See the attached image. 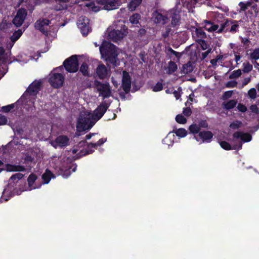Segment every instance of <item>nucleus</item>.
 Here are the masks:
<instances>
[{"label":"nucleus","mask_w":259,"mask_h":259,"mask_svg":"<svg viewBox=\"0 0 259 259\" xmlns=\"http://www.w3.org/2000/svg\"><path fill=\"white\" fill-rule=\"evenodd\" d=\"M232 95V91H227V92H225V93L223 95V97L224 98H228L231 97Z\"/></svg>","instance_id":"nucleus-61"},{"label":"nucleus","mask_w":259,"mask_h":259,"mask_svg":"<svg viewBox=\"0 0 259 259\" xmlns=\"http://www.w3.org/2000/svg\"><path fill=\"white\" fill-rule=\"evenodd\" d=\"M96 122L92 118L88 117H80L78 118L76 123V128L78 132H83L90 130Z\"/></svg>","instance_id":"nucleus-4"},{"label":"nucleus","mask_w":259,"mask_h":259,"mask_svg":"<svg viewBox=\"0 0 259 259\" xmlns=\"http://www.w3.org/2000/svg\"><path fill=\"white\" fill-rule=\"evenodd\" d=\"M238 5L240 7V10L239 11V12L245 11L247 9L246 4L244 2H240L239 3Z\"/></svg>","instance_id":"nucleus-54"},{"label":"nucleus","mask_w":259,"mask_h":259,"mask_svg":"<svg viewBox=\"0 0 259 259\" xmlns=\"http://www.w3.org/2000/svg\"><path fill=\"white\" fill-rule=\"evenodd\" d=\"M98 3L105 10H112L117 8V0H99Z\"/></svg>","instance_id":"nucleus-16"},{"label":"nucleus","mask_w":259,"mask_h":259,"mask_svg":"<svg viewBox=\"0 0 259 259\" xmlns=\"http://www.w3.org/2000/svg\"><path fill=\"white\" fill-rule=\"evenodd\" d=\"M7 117L4 115L0 114V125H5L7 123Z\"/></svg>","instance_id":"nucleus-57"},{"label":"nucleus","mask_w":259,"mask_h":259,"mask_svg":"<svg viewBox=\"0 0 259 259\" xmlns=\"http://www.w3.org/2000/svg\"><path fill=\"white\" fill-rule=\"evenodd\" d=\"M173 133H174L178 137L184 138L186 137L187 135V131L183 128H180L179 129H176V130H173Z\"/></svg>","instance_id":"nucleus-29"},{"label":"nucleus","mask_w":259,"mask_h":259,"mask_svg":"<svg viewBox=\"0 0 259 259\" xmlns=\"http://www.w3.org/2000/svg\"><path fill=\"white\" fill-rule=\"evenodd\" d=\"M183 68L184 70L187 73H190L193 70L192 66L190 62L185 64L183 66Z\"/></svg>","instance_id":"nucleus-49"},{"label":"nucleus","mask_w":259,"mask_h":259,"mask_svg":"<svg viewBox=\"0 0 259 259\" xmlns=\"http://www.w3.org/2000/svg\"><path fill=\"white\" fill-rule=\"evenodd\" d=\"M89 21V19L84 16L80 17L78 20L77 26L84 36H87L90 30Z\"/></svg>","instance_id":"nucleus-11"},{"label":"nucleus","mask_w":259,"mask_h":259,"mask_svg":"<svg viewBox=\"0 0 259 259\" xmlns=\"http://www.w3.org/2000/svg\"><path fill=\"white\" fill-rule=\"evenodd\" d=\"M57 3L54 6V9L56 11L65 10L67 8L66 5L64 4L69 2L70 0H55Z\"/></svg>","instance_id":"nucleus-23"},{"label":"nucleus","mask_w":259,"mask_h":259,"mask_svg":"<svg viewBox=\"0 0 259 259\" xmlns=\"http://www.w3.org/2000/svg\"><path fill=\"white\" fill-rule=\"evenodd\" d=\"M243 68L242 69L244 73H248L251 71L253 68L252 65L249 62L244 63L243 64Z\"/></svg>","instance_id":"nucleus-39"},{"label":"nucleus","mask_w":259,"mask_h":259,"mask_svg":"<svg viewBox=\"0 0 259 259\" xmlns=\"http://www.w3.org/2000/svg\"><path fill=\"white\" fill-rule=\"evenodd\" d=\"M37 178V176L34 174H31L29 176L27 179V182L28 186L31 189H35L36 188V187L34 186V183L36 180Z\"/></svg>","instance_id":"nucleus-26"},{"label":"nucleus","mask_w":259,"mask_h":259,"mask_svg":"<svg viewBox=\"0 0 259 259\" xmlns=\"http://www.w3.org/2000/svg\"><path fill=\"white\" fill-rule=\"evenodd\" d=\"M49 81L52 87L58 89L63 85L64 77L61 73H55L50 76Z\"/></svg>","instance_id":"nucleus-8"},{"label":"nucleus","mask_w":259,"mask_h":259,"mask_svg":"<svg viewBox=\"0 0 259 259\" xmlns=\"http://www.w3.org/2000/svg\"><path fill=\"white\" fill-rule=\"evenodd\" d=\"M94 83L103 99L108 98L111 96V90L109 83H103L96 80Z\"/></svg>","instance_id":"nucleus-5"},{"label":"nucleus","mask_w":259,"mask_h":259,"mask_svg":"<svg viewBox=\"0 0 259 259\" xmlns=\"http://www.w3.org/2000/svg\"><path fill=\"white\" fill-rule=\"evenodd\" d=\"M127 33V29L124 25L122 30L113 29L108 33V36L114 42L122 39Z\"/></svg>","instance_id":"nucleus-7"},{"label":"nucleus","mask_w":259,"mask_h":259,"mask_svg":"<svg viewBox=\"0 0 259 259\" xmlns=\"http://www.w3.org/2000/svg\"><path fill=\"white\" fill-rule=\"evenodd\" d=\"M242 122L241 121L236 120L230 123L229 127L233 130H237L241 127Z\"/></svg>","instance_id":"nucleus-35"},{"label":"nucleus","mask_w":259,"mask_h":259,"mask_svg":"<svg viewBox=\"0 0 259 259\" xmlns=\"http://www.w3.org/2000/svg\"><path fill=\"white\" fill-rule=\"evenodd\" d=\"M231 24V20H227L224 23L221 24V27L217 30V33H222L223 32H229L227 31V28H230Z\"/></svg>","instance_id":"nucleus-24"},{"label":"nucleus","mask_w":259,"mask_h":259,"mask_svg":"<svg viewBox=\"0 0 259 259\" xmlns=\"http://www.w3.org/2000/svg\"><path fill=\"white\" fill-rule=\"evenodd\" d=\"M179 21H180L179 16H178L176 14H174L172 16L171 23L173 26H175L179 25Z\"/></svg>","instance_id":"nucleus-42"},{"label":"nucleus","mask_w":259,"mask_h":259,"mask_svg":"<svg viewBox=\"0 0 259 259\" xmlns=\"http://www.w3.org/2000/svg\"><path fill=\"white\" fill-rule=\"evenodd\" d=\"M24 177V175L21 173H16L12 175L9 180V184L12 186H16L18 182L21 180Z\"/></svg>","instance_id":"nucleus-19"},{"label":"nucleus","mask_w":259,"mask_h":259,"mask_svg":"<svg viewBox=\"0 0 259 259\" xmlns=\"http://www.w3.org/2000/svg\"><path fill=\"white\" fill-rule=\"evenodd\" d=\"M198 125L201 129V127L207 128L208 124L206 120H201L198 122Z\"/></svg>","instance_id":"nucleus-51"},{"label":"nucleus","mask_w":259,"mask_h":259,"mask_svg":"<svg viewBox=\"0 0 259 259\" xmlns=\"http://www.w3.org/2000/svg\"><path fill=\"white\" fill-rule=\"evenodd\" d=\"M189 130L190 133L193 134H198L200 131V128L196 123H193L189 127Z\"/></svg>","instance_id":"nucleus-32"},{"label":"nucleus","mask_w":259,"mask_h":259,"mask_svg":"<svg viewBox=\"0 0 259 259\" xmlns=\"http://www.w3.org/2000/svg\"><path fill=\"white\" fill-rule=\"evenodd\" d=\"M219 25H215L213 23H211V25L209 28H207L205 30L209 31V32H213V31H217V30L219 29Z\"/></svg>","instance_id":"nucleus-50"},{"label":"nucleus","mask_w":259,"mask_h":259,"mask_svg":"<svg viewBox=\"0 0 259 259\" xmlns=\"http://www.w3.org/2000/svg\"><path fill=\"white\" fill-rule=\"evenodd\" d=\"M166 17L160 13H158L155 17L157 23H165Z\"/></svg>","instance_id":"nucleus-46"},{"label":"nucleus","mask_w":259,"mask_h":259,"mask_svg":"<svg viewBox=\"0 0 259 259\" xmlns=\"http://www.w3.org/2000/svg\"><path fill=\"white\" fill-rule=\"evenodd\" d=\"M176 121L180 124H185L187 122L186 118L182 114H178L176 117Z\"/></svg>","instance_id":"nucleus-41"},{"label":"nucleus","mask_w":259,"mask_h":259,"mask_svg":"<svg viewBox=\"0 0 259 259\" xmlns=\"http://www.w3.org/2000/svg\"><path fill=\"white\" fill-rule=\"evenodd\" d=\"M242 147V142H240L239 143L234 144L233 146H232V149L236 150H239L241 149Z\"/></svg>","instance_id":"nucleus-59"},{"label":"nucleus","mask_w":259,"mask_h":259,"mask_svg":"<svg viewBox=\"0 0 259 259\" xmlns=\"http://www.w3.org/2000/svg\"><path fill=\"white\" fill-rule=\"evenodd\" d=\"M22 31L19 29L14 31L10 37L11 41L14 44L22 35Z\"/></svg>","instance_id":"nucleus-28"},{"label":"nucleus","mask_w":259,"mask_h":259,"mask_svg":"<svg viewBox=\"0 0 259 259\" xmlns=\"http://www.w3.org/2000/svg\"><path fill=\"white\" fill-rule=\"evenodd\" d=\"M249 97L252 99H254L256 97V91L255 89L251 88L248 92Z\"/></svg>","instance_id":"nucleus-48"},{"label":"nucleus","mask_w":259,"mask_h":259,"mask_svg":"<svg viewBox=\"0 0 259 259\" xmlns=\"http://www.w3.org/2000/svg\"><path fill=\"white\" fill-rule=\"evenodd\" d=\"M142 0H132L129 3V7L132 10H135L142 3Z\"/></svg>","instance_id":"nucleus-36"},{"label":"nucleus","mask_w":259,"mask_h":259,"mask_svg":"<svg viewBox=\"0 0 259 259\" xmlns=\"http://www.w3.org/2000/svg\"><path fill=\"white\" fill-rule=\"evenodd\" d=\"M222 58V56H217V58L211 59L210 61L211 64L213 66H216L217 65V62L219 60Z\"/></svg>","instance_id":"nucleus-58"},{"label":"nucleus","mask_w":259,"mask_h":259,"mask_svg":"<svg viewBox=\"0 0 259 259\" xmlns=\"http://www.w3.org/2000/svg\"><path fill=\"white\" fill-rule=\"evenodd\" d=\"M109 107V104L104 101L101 103L94 110L92 115V119L96 122L100 119Z\"/></svg>","instance_id":"nucleus-6"},{"label":"nucleus","mask_w":259,"mask_h":259,"mask_svg":"<svg viewBox=\"0 0 259 259\" xmlns=\"http://www.w3.org/2000/svg\"><path fill=\"white\" fill-rule=\"evenodd\" d=\"M141 18V16L138 13L133 14L129 19V20L133 24H138L139 23V20Z\"/></svg>","instance_id":"nucleus-30"},{"label":"nucleus","mask_w":259,"mask_h":259,"mask_svg":"<svg viewBox=\"0 0 259 259\" xmlns=\"http://www.w3.org/2000/svg\"><path fill=\"white\" fill-rule=\"evenodd\" d=\"M100 52L105 60L116 66L118 61V53L116 46L109 42H103L100 47Z\"/></svg>","instance_id":"nucleus-1"},{"label":"nucleus","mask_w":259,"mask_h":259,"mask_svg":"<svg viewBox=\"0 0 259 259\" xmlns=\"http://www.w3.org/2000/svg\"><path fill=\"white\" fill-rule=\"evenodd\" d=\"M220 145L223 149L225 150H230L232 149V146L227 142L222 141L219 142Z\"/></svg>","instance_id":"nucleus-37"},{"label":"nucleus","mask_w":259,"mask_h":259,"mask_svg":"<svg viewBox=\"0 0 259 259\" xmlns=\"http://www.w3.org/2000/svg\"><path fill=\"white\" fill-rule=\"evenodd\" d=\"M69 139L65 135L58 136L55 140L52 143V146L57 148L58 146L61 148L66 147L69 145Z\"/></svg>","instance_id":"nucleus-14"},{"label":"nucleus","mask_w":259,"mask_h":259,"mask_svg":"<svg viewBox=\"0 0 259 259\" xmlns=\"http://www.w3.org/2000/svg\"><path fill=\"white\" fill-rule=\"evenodd\" d=\"M146 32V31L145 29L141 28L139 29V30L138 31V34L139 35L142 36V35L145 34Z\"/></svg>","instance_id":"nucleus-63"},{"label":"nucleus","mask_w":259,"mask_h":259,"mask_svg":"<svg viewBox=\"0 0 259 259\" xmlns=\"http://www.w3.org/2000/svg\"><path fill=\"white\" fill-rule=\"evenodd\" d=\"M173 94L174 95V96L175 97L176 99H179L180 98V97H181L180 93L177 91H175L173 92Z\"/></svg>","instance_id":"nucleus-64"},{"label":"nucleus","mask_w":259,"mask_h":259,"mask_svg":"<svg viewBox=\"0 0 259 259\" xmlns=\"http://www.w3.org/2000/svg\"><path fill=\"white\" fill-rule=\"evenodd\" d=\"M42 179L44 182V184H48L51 178H55V176L54 174L49 169H47L45 170V172L44 174L42 175Z\"/></svg>","instance_id":"nucleus-20"},{"label":"nucleus","mask_w":259,"mask_h":259,"mask_svg":"<svg viewBox=\"0 0 259 259\" xmlns=\"http://www.w3.org/2000/svg\"><path fill=\"white\" fill-rule=\"evenodd\" d=\"M177 69V65L175 62L170 61L168 63V72L169 74H171L175 72Z\"/></svg>","instance_id":"nucleus-33"},{"label":"nucleus","mask_w":259,"mask_h":259,"mask_svg":"<svg viewBox=\"0 0 259 259\" xmlns=\"http://www.w3.org/2000/svg\"><path fill=\"white\" fill-rule=\"evenodd\" d=\"M79 72H80L84 77H90L91 76L89 71V65L85 62H83L80 68Z\"/></svg>","instance_id":"nucleus-22"},{"label":"nucleus","mask_w":259,"mask_h":259,"mask_svg":"<svg viewBox=\"0 0 259 259\" xmlns=\"http://www.w3.org/2000/svg\"><path fill=\"white\" fill-rule=\"evenodd\" d=\"M183 113L186 116H190L192 114V111L190 108L186 107L183 109Z\"/></svg>","instance_id":"nucleus-52"},{"label":"nucleus","mask_w":259,"mask_h":259,"mask_svg":"<svg viewBox=\"0 0 259 259\" xmlns=\"http://www.w3.org/2000/svg\"><path fill=\"white\" fill-rule=\"evenodd\" d=\"M237 82L235 81H229L226 84V87L228 88H235L237 86Z\"/></svg>","instance_id":"nucleus-56"},{"label":"nucleus","mask_w":259,"mask_h":259,"mask_svg":"<svg viewBox=\"0 0 259 259\" xmlns=\"http://www.w3.org/2000/svg\"><path fill=\"white\" fill-rule=\"evenodd\" d=\"M195 41L200 46L203 50H205L208 48L209 46L204 39H197Z\"/></svg>","instance_id":"nucleus-38"},{"label":"nucleus","mask_w":259,"mask_h":259,"mask_svg":"<svg viewBox=\"0 0 259 259\" xmlns=\"http://www.w3.org/2000/svg\"><path fill=\"white\" fill-rule=\"evenodd\" d=\"M234 138L240 139L241 141L245 142H250L252 139L251 135L249 133H244L241 132H236L233 134Z\"/></svg>","instance_id":"nucleus-17"},{"label":"nucleus","mask_w":259,"mask_h":259,"mask_svg":"<svg viewBox=\"0 0 259 259\" xmlns=\"http://www.w3.org/2000/svg\"><path fill=\"white\" fill-rule=\"evenodd\" d=\"M241 75V71L240 69L235 70L232 72L229 76L230 79H234L239 77Z\"/></svg>","instance_id":"nucleus-45"},{"label":"nucleus","mask_w":259,"mask_h":259,"mask_svg":"<svg viewBox=\"0 0 259 259\" xmlns=\"http://www.w3.org/2000/svg\"><path fill=\"white\" fill-rule=\"evenodd\" d=\"M250 57L252 60H258L259 59V48L255 49L250 54Z\"/></svg>","instance_id":"nucleus-40"},{"label":"nucleus","mask_w":259,"mask_h":259,"mask_svg":"<svg viewBox=\"0 0 259 259\" xmlns=\"http://www.w3.org/2000/svg\"><path fill=\"white\" fill-rule=\"evenodd\" d=\"M237 104V101L235 100H231L226 103H223V107L226 110H230L234 108Z\"/></svg>","instance_id":"nucleus-27"},{"label":"nucleus","mask_w":259,"mask_h":259,"mask_svg":"<svg viewBox=\"0 0 259 259\" xmlns=\"http://www.w3.org/2000/svg\"><path fill=\"white\" fill-rule=\"evenodd\" d=\"M41 82L40 81H34L32 82L26 89L23 95L20 98L22 102H27V100L34 104V100L36 98L37 94L40 90Z\"/></svg>","instance_id":"nucleus-2"},{"label":"nucleus","mask_w":259,"mask_h":259,"mask_svg":"<svg viewBox=\"0 0 259 259\" xmlns=\"http://www.w3.org/2000/svg\"><path fill=\"white\" fill-rule=\"evenodd\" d=\"M6 169L9 171H24L26 168L22 165H15L11 164L6 165Z\"/></svg>","instance_id":"nucleus-21"},{"label":"nucleus","mask_w":259,"mask_h":259,"mask_svg":"<svg viewBox=\"0 0 259 259\" xmlns=\"http://www.w3.org/2000/svg\"><path fill=\"white\" fill-rule=\"evenodd\" d=\"M33 160L34 157L29 154H26L24 159V162L26 164L31 163Z\"/></svg>","instance_id":"nucleus-47"},{"label":"nucleus","mask_w":259,"mask_h":259,"mask_svg":"<svg viewBox=\"0 0 259 259\" xmlns=\"http://www.w3.org/2000/svg\"><path fill=\"white\" fill-rule=\"evenodd\" d=\"M131 77L129 73L126 70L122 71V78L121 87L125 93L128 94L131 89Z\"/></svg>","instance_id":"nucleus-12"},{"label":"nucleus","mask_w":259,"mask_h":259,"mask_svg":"<svg viewBox=\"0 0 259 259\" xmlns=\"http://www.w3.org/2000/svg\"><path fill=\"white\" fill-rule=\"evenodd\" d=\"M15 105V104H11L7 106H3L1 110L2 112L8 113L14 108Z\"/></svg>","instance_id":"nucleus-43"},{"label":"nucleus","mask_w":259,"mask_h":259,"mask_svg":"<svg viewBox=\"0 0 259 259\" xmlns=\"http://www.w3.org/2000/svg\"><path fill=\"white\" fill-rule=\"evenodd\" d=\"M195 34L198 39H202L206 38V34L203 30L202 28H196L195 30Z\"/></svg>","instance_id":"nucleus-31"},{"label":"nucleus","mask_w":259,"mask_h":259,"mask_svg":"<svg viewBox=\"0 0 259 259\" xmlns=\"http://www.w3.org/2000/svg\"><path fill=\"white\" fill-rule=\"evenodd\" d=\"M27 15L26 10L24 8H21L18 10L16 15L13 20V23L17 27L21 26L25 20Z\"/></svg>","instance_id":"nucleus-9"},{"label":"nucleus","mask_w":259,"mask_h":259,"mask_svg":"<svg viewBox=\"0 0 259 259\" xmlns=\"http://www.w3.org/2000/svg\"><path fill=\"white\" fill-rule=\"evenodd\" d=\"M50 24L49 20L47 19H39L36 21L34 24L35 29L40 31L46 36L48 35V30L46 27H48Z\"/></svg>","instance_id":"nucleus-10"},{"label":"nucleus","mask_w":259,"mask_h":259,"mask_svg":"<svg viewBox=\"0 0 259 259\" xmlns=\"http://www.w3.org/2000/svg\"><path fill=\"white\" fill-rule=\"evenodd\" d=\"M96 74L100 79H104L107 76V69L103 64H100L96 68Z\"/></svg>","instance_id":"nucleus-18"},{"label":"nucleus","mask_w":259,"mask_h":259,"mask_svg":"<svg viewBox=\"0 0 259 259\" xmlns=\"http://www.w3.org/2000/svg\"><path fill=\"white\" fill-rule=\"evenodd\" d=\"M163 80L160 79L154 87H152V91L154 92L161 91L163 90V84L162 83Z\"/></svg>","instance_id":"nucleus-34"},{"label":"nucleus","mask_w":259,"mask_h":259,"mask_svg":"<svg viewBox=\"0 0 259 259\" xmlns=\"http://www.w3.org/2000/svg\"><path fill=\"white\" fill-rule=\"evenodd\" d=\"M205 25L203 27V28L205 30L206 29H207V28H209L210 25H211V23L210 21H207V20H205Z\"/></svg>","instance_id":"nucleus-62"},{"label":"nucleus","mask_w":259,"mask_h":259,"mask_svg":"<svg viewBox=\"0 0 259 259\" xmlns=\"http://www.w3.org/2000/svg\"><path fill=\"white\" fill-rule=\"evenodd\" d=\"M167 52H168V53L175 55L177 57H180L179 53L174 51L171 48H169L168 49Z\"/></svg>","instance_id":"nucleus-60"},{"label":"nucleus","mask_w":259,"mask_h":259,"mask_svg":"<svg viewBox=\"0 0 259 259\" xmlns=\"http://www.w3.org/2000/svg\"><path fill=\"white\" fill-rule=\"evenodd\" d=\"M79 147L87 146V148L80 150V151L77 154V156L78 157L85 156L88 154L93 153L94 152V149H97V147H90V143H88L86 140H82L80 141L78 144Z\"/></svg>","instance_id":"nucleus-13"},{"label":"nucleus","mask_w":259,"mask_h":259,"mask_svg":"<svg viewBox=\"0 0 259 259\" xmlns=\"http://www.w3.org/2000/svg\"><path fill=\"white\" fill-rule=\"evenodd\" d=\"M237 109H238V110L241 112H245L247 110V108L246 107L242 104H241V103H239L238 106H237Z\"/></svg>","instance_id":"nucleus-55"},{"label":"nucleus","mask_w":259,"mask_h":259,"mask_svg":"<svg viewBox=\"0 0 259 259\" xmlns=\"http://www.w3.org/2000/svg\"><path fill=\"white\" fill-rule=\"evenodd\" d=\"M65 70L70 73L76 72L79 68V62L76 55H72L63 62Z\"/></svg>","instance_id":"nucleus-3"},{"label":"nucleus","mask_w":259,"mask_h":259,"mask_svg":"<svg viewBox=\"0 0 259 259\" xmlns=\"http://www.w3.org/2000/svg\"><path fill=\"white\" fill-rule=\"evenodd\" d=\"M213 137V134L209 131H203L194 135V139L198 142L202 140L203 142H210Z\"/></svg>","instance_id":"nucleus-15"},{"label":"nucleus","mask_w":259,"mask_h":259,"mask_svg":"<svg viewBox=\"0 0 259 259\" xmlns=\"http://www.w3.org/2000/svg\"><path fill=\"white\" fill-rule=\"evenodd\" d=\"M106 141V139L102 138L95 143H90V147H98L103 145Z\"/></svg>","instance_id":"nucleus-44"},{"label":"nucleus","mask_w":259,"mask_h":259,"mask_svg":"<svg viewBox=\"0 0 259 259\" xmlns=\"http://www.w3.org/2000/svg\"><path fill=\"white\" fill-rule=\"evenodd\" d=\"M230 28H227V31L232 33H235L239 31V25L238 21L236 20H231V24Z\"/></svg>","instance_id":"nucleus-25"},{"label":"nucleus","mask_w":259,"mask_h":259,"mask_svg":"<svg viewBox=\"0 0 259 259\" xmlns=\"http://www.w3.org/2000/svg\"><path fill=\"white\" fill-rule=\"evenodd\" d=\"M250 109L251 111L252 112L258 114L259 113V110L256 105L253 104L251 105L250 107Z\"/></svg>","instance_id":"nucleus-53"}]
</instances>
